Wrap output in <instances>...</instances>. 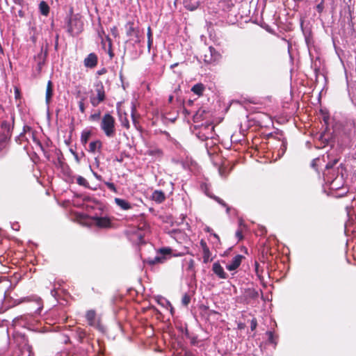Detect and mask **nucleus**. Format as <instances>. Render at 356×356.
I'll return each mask as SVG.
<instances>
[{"instance_id": "obj_41", "label": "nucleus", "mask_w": 356, "mask_h": 356, "mask_svg": "<svg viewBox=\"0 0 356 356\" xmlns=\"http://www.w3.org/2000/svg\"><path fill=\"white\" fill-rule=\"evenodd\" d=\"M100 115H101V113H100V111H98L95 113L90 115V116L89 117V119L92 121H97V120H99Z\"/></svg>"}, {"instance_id": "obj_29", "label": "nucleus", "mask_w": 356, "mask_h": 356, "mask_svg": "<svg viewBox=\"0 0 356 356\" xmlns=\"http://www.w3.org/2000/svg\"><path fill=\"white\" fill-rule=\"evenodd\" d=\"M248 297L252 299H257L259 296V292L254 289H248L246 290Z\"/></svg>"}, {"instance_id": "obj_58", "label": "nucleus", "mask_w": 356, "mask_h": 356, "mask_svg": "<svg viewBox=\"0 0 356 356\" xmlns=\"http://www.w3.org/2000/svg\"><path fill=\"white\" fill-rule=\"evenodd\" d=\"M13 2H14L15 4H17V5H20V6L22 4V3H23V1H24L23 0H13Z\"/></svg>"}, {"instance_id": "obj_15", "label": "nucleus", "mask_w": 356, "mask_h": 356, "mask_svg": "<svg viewBox=\"0 0 356 356\" xmlns=\"http://www.w3.org/2000/svg\"><path fill=\"white\" fill-rule=\"evenodd\" d=\"M53 95V83L51 81H49L47 86L45 102L47 105L49 104Z\"/></svg>"}, {"instance_id": "obj_56", "label": "nucleus", "mask_w": 356, "mask_h": 356, "mask_svg": "<svg viewBox=\"0 0 356 356\" xmlns=\"http://www.w3.org/2000/svg\"><path fill=\"white\" fill-rule=\"evenodd\" d=\"M152 42H153L152 38H149V39H148V41H147V48H148V50H149V51L150 50V48H151V46H152Z\"/></svg>"}, {"instance_id": "obj_8", "label": "nucleus", "mask_w": 356, "mask_h": 356, "mask_svg": "<svg viewBox=\"0 0 356 356\" xmlns=\"http://www.w3.org/2000/svg\"><path fill=\"white\" fill-rule=\"evenodd\" d=\"M95 224L101 228H107L111 227V220L107 217L95 216L92 218Z\"/></svg>"}, {"instance_id": "obj_62", "label": "nucleus", "mask_w": 356, "mask_h": 356, "mask_svg": "<svg viewBox=\"0 0 356 356\" xmlns=\"http://www.w3.org/2000/svg\"><path fill=\"white\" fill-rule=\"evenodd\" d=\"M179 63H175L174 64H172L170 65V69H174L175 67L178 66Z\"/></svg>"}, {"instance_id": "obj_49", "label": "nucleus", "mask_w": 356, "mask_h": 356, "mask_svg": "<svg viewBox=\"0 0 356 356\" xmlns=\"http://www.w3.org/2000/svg\"><path fill=\"white\" fill-rule=\"evenodd\" d=\"M38 308L35 310V313L39 314L42 309V304L40 299H39L38 300Z\"/></svg>"}, {"instance_id": "obj_24", "label": "nucleus", "mask_w": 356, "mask_h": 356, "mask_svg": "<svg viewBox=\"0 0 356 356\" xmlns=\"http://www.w3.org/2000/svg\"><path fill=\"white\" fill-rule=\"evenodd\" d=\"M39 10H40V13L44 16H47L49 13V6L44 1H42L40 3Z\"/></svg>"}, {"instance_id": "obj_32", "label": "nucleus", "mask_w": 356, "mask_h": 356, "mask_svg": "<svg viewBox=\"0 0 356 356\" xmlns=\"http://www.w3.org/2000/svg\"><path fill=\"white\" fill-rule=\"evenodd\" d=\"M202 253H203V263L207 264L212 260V259H211V253L209 250V248L203 250Z\"/></svg>"}, {"instance_id": "obj_33", "label": "nucleus", "mask_w": 356, "mask_h": 356, "mask_svg": "<svg viewBox=\"0 0 356 356\" xmlns=\"http://www.w3.org/2000/svg\"><path fill=\"white\" fill-rule=\"evenodd\" d=\"M120 120L121 122L122 126L126 127L127 129L129 128V122L128 119L126 117V114L123 117L122 115H120Z\"/></svg>"}, {"instance_id": "obj_48", "label": "nucleus", "mask_w": 356, "mask_h": 356, "mask_svg": "<svg viewBox=\"0 0 356 356\" xmlns=\"http://www.w3.org/2000/svg\"><path fill=\"white\" fill-rule=\"evenodd\" d=\"M90 170H91V172H92V175H94V177H95L97 180H99V181H102V177L100 175L97 174L96 172H95V171L92 169L91 166H90Z\"/></svg>"}, {"instance_id": "obj_23", "label": "nucleus", "mask_w": 356, "mask_h": 356, "mask_svg": "<svg viewBox=\"0 0 356 356\" xmlns=\"http://www.w3.org/2000/svg\"><path fill=\"white\" fill-rule=\"evenodd\" d=\"M338 160L334 159L332 163L330 162L326 164L325 165V170L324 172H328L330 176H332L333 175L332 171H334L336 173H338V170L333 168V166L337 163Z\"/></svg>"}, {"instance_id": "obj_36", "label": "nucleus", "mask_w": 356, "mask_h": 356, "mask_svg": "<svg viewBox=\"0 0 356 356\" xmlns=\"http://www.w3.org/2000/svg\"><path fill=\"white\" fill-rule=\"evenodd\" d=\"M204 113H205L204 110H199L194 115L195 121H197V120L204 119L203 115Z\"/></svg>"}, {"instance_id": "obj_11", "label": "nucleus", "mask_w": 356, "mask_h": 356, "mask_svg": "<svg viewBox=\"0 0 356 356\" xmlns=\"http://www.w3.org/2000/svg\"><path fill=\"white\" fill-rule=\"evenodd\" d=\"M213 272L220 279H227L228 275L218 262H215L212 266Z\"/></svg>"}, {"instance_id": "obj_63", "label": "nucleus", "mask_w": 356, "mask_h": 356, "mask_svg": "<svg viewBox=\"0 0 356 356\" xmlns=\"http://www.w3.org/2000/svg\"><path fill=\"white\" fill-rule=\"evenodd\" d=\"M258 268H259V264L257 262H255V270L257 274H258V270H259Z\"/></svg>"}, {"instance_id": "obj_52", "label": "nucleus", "mask_w": 356, "mask_h": 356, "mask_svg": "<svg viewBox=\"0 0 356 356\" xmlns=\"http://www.w3.org/2000/svg\"><path fill=\"white\" fill-rule=\"evenodd\" d=\"M191 343L193 346H197L198 340L196 337H192L191 339Z\"/></svg>"}, {"instance_id": "obj_38", "label": "nucleus", "mask_w": 356, "mask_h": 356, "mask_svg": "<svg viewBox=\"0 0 356 356\" xmlns=\"http://www.w3.org/2000/svg\"><path fill=\"white\" fill-rule=\"evenodd\" d=\"M104 184L107 186V188L110 191H113L114 193H117L118 192L117 188H116V187H115V184L113 183L108 182V181H104Z\"/></svg>"}, {"instance_id": "obj_53", "label": "nucleus", "mask_w": 356, "mask_h": 356, "mask_svg": "<svg viewBox=\"0 0 356 356\" xmlns=\"http://www.w3.org/2000/svg\"><path fill=\"white\" fill-rule=\"evenodd\" d=\"M15 96L16 99H18L20 97V91L19 89L17 88H15Z\"/></svg>"}, {"instance_id": "obj_2", "label": "nucleus", "mask_w": 356, "mask_h": 356, "mask_svg": "<svg viewBox=\"0 0 356 356\" xmlns=\"http://www.w3.org/2000/svg\"><path fill=\"white\" fill-rule=\"evenodd\" d=\"M100 128L107 137H113L115 134V120L108 113L104 115L100 122Z\"/></svg>"}, {"instance_id": "obj_60", "label": "nucleus", "mask_w": 356, "mask_h": 356, "mask_svg": "<svg viewBox=\"0 0 356 356\" xmlns=\"http://www.w3.org/2000/svg\"><path fill=\"white\" fill-rule=\"evenodd\" d=\"M18 15L20 17H24V13L22 10H19L18 11Z\"/></svg>"}, {"instance_id": "obj_51", "label": "nucleus", "mask_w": 356, "mask_h": 356, "mask_svg": "<svg viewBox=\"0 0 356 356\" xmlns=\"http://www.w3.org/2000/svg\"><path fill=\"white\" fill-rule=\"evenodd\" d=\"M200 245L202 248V251L207 249H209L207 243L204 240H201L200 241Z\"/></svg>"}, {"instance_id": "obj_37", "label": "nucleus", "mask_w": 356, "mask_h": 356, "mask_svg": "<svg viewBox=\"0 0 356 356\" xmlns=\"http://www.w3.org/2000/svg\"><path fill=\"white\" fill-rule=\"evenodd\" d=\"M28 318H29V316H21L19 317H17L16 318L14 319V322L15 323H22V321H25L24 323H26V321H28ZM25 324H22V325H24Z\"/></svg>"}, {"instance_id": "obj_14", "label": "nucleus", "mask_w": 356, "mask_h": 356, "mask_svg": "<svg viewBox=\"0 0 356 356\" xmlns=\"http://www.w3.org/2000/svg\"><path fill=\"white\" fill-rule=\"evenodd\" d=\"M95 90L97 92V96L99 100H104L106 95L104 91V86L102 81H98L95 84Z\"/></svg>"}, {"instance_id": "obj_55", "label": "nucleus", "mask_w": 356, "mask_h": 356, "mask_svg": "<svg viewBox=\"0 0 356 356\" xmlns=\"http://www.w3.org/2000/svg\"><path fill=\"white\" fill-rule=\"evenodd\" d=\"M194 267V261L193 259H191L188 263V268L189 270H192Z\"/></svg>"}, {"instance_id": "obj_50", "label": "nucleus", "mask_w": 356, "mask_h": 356, "mask_svg": "<svg viewBox=\"0 0 356 356\" xmlns=\"http://www.w3.org/2000/svg\"><path fill=\"white\" fill-rule=\"evenodd\" d=\"M286 149V143L285 142H282L281 147H280V150H282V154H284Z\"/></svg>"}, {"instance_id": "obj_9", "label": "nucleus", "mask_w": 356, "mask_h": 356, "mask_svg": "<svg viewBox=\"0 0 356 356\" xmlns=\"http://www.w3.org/2000/svg\"><path fill=\"white\" fill-rule=\"evenodd\" d=\"M243 258V257L241 254L236 255L230 261V263L227 265V269L229 271L237 269L240 266Z\"/></svg>"}, {"instance_id": "obj_64", "label": "nucleus", "mask_w": 356, "mask_h": 356, "mask_svg": "<svg viewBox=\"0 0 356 356\" xmlns=\"http://www.w3.org/2000/svg\"><path fill=\"white\" fill-rule=\"evenodd\" d=\"M104 72H105V70H99V71L97 72V74H98L99 75H101V74H102Z\"/></svg>"}, {"instance_id": "obj_6", "label": "nucleus", "mask_w": 356, "mask_h": 356, "mask_svg": "<svg viewBox=\"0 0 356 356\" xmlns=\"http://www.w3.org/2000/svg\"><path fill=\"white\" fill-rule=\"evenodd\" d=\"M172 252V250L170 248H162L159 250L158 253L160 255L156 256L154 259H148L146 260V262L149 265H154L158 263H163L165 259L166 256L170 255Z\"/></svg>"}, {"instance_id": "obj_7", "label": "nucleus", "mask_w": 356, "mask_h": 356, "mask_svg": "<svg viewBox=\"0 0 356 356\" xmlns=\"http://www.w3.org/2000/svg\"><path fill=\"white\" fill-rule=\"evenodd\" d=\"M29 134V136H31L33 137V139L34 141L40 144V142L36 140V138L34 136V134L32 131V129L31 127L25 125L23 127V132L21 133L18 136L16 137L15 140L17 143L21 144L22 142L24 140H26V135Z\"/></svg>"}, {"instance_id": "obj_19", "label": "nucleus", "mask_w": 356, "mask_h": 356, "mask_svg": "<svg viewBox=\"0 0 356 356\" xmlns=\"http://www.w3.org/2000/svg\"><path fill=\"white\" fill-rule=\"evenodd\" d=\"M127 35L128 36L138 37V31L136 30L134 26L133 22H128L127 24Z\"/></svg>"}, {"instance_id": "obj_22", "label": "nucleus", "mask_w": 356, "mask_h": 356, "mask_svg": "<svg viewBox=\"0 0 356 356\" xmlns=\"http://www.w3.org/2000/svg\"><path fill=\"white\" fill-rule=\"evenodd\" d=\"M92 135L90 130L84 129L81 132V142L83 145H86Z\"/></svg>"}, {"instance_id": "obj_25", "label": "nucleus", "mask_w": 356, "mask_h": 356, "mask_svg": "<svg viewBox=\"0 0 356 356\" xmlns=\"http://www.w3.org/2000/svg\"><path fill=\"white\" fill-rule=\"evenodd\" d=\"M184 6L187 10H194L198 7V2L194 1L191 2V0H184Z\"/></svg>"}, {"instance_id": "obj_26", "label": "nucleus", "mask_w": 356, "mask_h": 356, "mask_svg": "<svg viewBox=\"0 0 356 356\" xmlns=\"http://www.w3.org/2000/svg\"><path fill=\"white\" fill-rule=\"evenodd\" d=\"M209 53L212 55V59L213 63L218 61L220 58V54L213 47L208 48Z\"/></svg>"}, {"instance_id": "obj_45", "label": "nucleus", "mask_w": 356, "mask_h": 356, "mask_svg": "<svg viewBox=\"0 0 356 356\" xmlns=\"http://www.w3.org/2000/svg\"><path fill=\"white\" fill-rule=\"evenodd\" d=\"M107 40H108V53L110 56L111 58H112L113 56V53L112 51V49H111V39L109 38H107Z\"/></svg>"}, {"instance_id": "obj_54", "label": "nucleus", "mask_w": 356, "mask_h": 356, "mask_svg": "<svg viewBox=\"0 0 356 356\" xmlns=\"http://www.w3.org/2000/svg\"><path fill=\"white\" fill-rule=\"evenodd\" d=\"M236 236L238 238V240L242 239L243 235L241 231L237 230L236 232Z\"/></svg>"}, {"instance_id": "obj_28", "label": "nucleus", "mask_w": 356, "mask_h": 356, "mask_svg": "<svg viewBox=\"0 0 356 356\" xmlns=\"http://www.w3.org/2000/svg\"><path fill=\"white\" fill-rule=\"evenodd\" d=\"M210 197L212 199H213L214 200H216L218 204H220L222 207H225L226 208V213L227 214L229 213L230 207L227 206V204L224 202V200H222V199H220V197H217L216 195H211Z\"/></svg>"}, {"instance_id": "obj_46", "label": "nucleus", "mask_w": 356, "mask_h": 356, "mask_svg": "<svg viewBox=\"0 0 356 356\" xmlns=\"http://www.w3.org/2000/svg\"><path fill=\"white\" fill-rule=\"evenodd\" d=\"M37 70L40 72L43 65H44L45 60H37Z\"/></svg>"}, {"instance_id": "obj_44", "label": "nucleus", "mask_w": 356, "mask_h": 356, "mask_svg": "<svg viewBox=\"0 0 356 356\" xmlns=\"http://www.w3.org/2000/svg\"><path fill=\"white\" fill-rule=\"evenodd\" d=\"M135 112H136V106H135V105L134 104H132V106H131V118H132L133 122L134 124H136V117H135Z\"/></svg>"}, {"instance_id": "obj_40", "label": "nucleus", "mask_w": 356, "mask_h": 356, "mask_svg": "<svg viewBox=\"0 0 356 356\" xmlns=\"http://www.w3.org/2000/svg\"><path fill=\"white\" fill-rule=\"evenodd\" d=\"M324 1H320L316 6V10L318 13H322L324 10Z\"/></svg>"}, {"instance_id": "obj_1", "label": "nucleus", "mask_w": 356, "mask_h": 356, "mask_svg": "<svg viewBox=\"0 0 356 356\" xmlns=\"http://www.w3.org/2000/svg\"><path fill=\"white\" fill-rule=\"evenodd\" d=\"M15 123V117L13 115L6 116L0 120V136L1 142L8 141L12 136Z\"/></svg>"}, {"instance_id": "obj_43", "label": "nucleus", "mask_w": 356, "mask_h": 356, "mask_svg": "<svg viewBox=\"0 0 356 356\" xmlns=\"http://www.w3.org/2000/svg\"><path fill=\"white\" fill-rule=\"evenodd\" d=\"M257 326V321L256 318H252L250 322V329L252 331H254Z\"/></svg>"}, {"instance_id": "obj_10", "label": "nucleus", "mask_w": 356, "mask_h": 356, "mask_svg": "<svg viewBox=\"0 0 356 356\" xmlns=\"http://www.w3.org/2000/svg\"><path fill=\"white\" fill-rule=\"evenodd\" d=\"M84 65L88 68H94L97 65V56L95 53H90L84 59Z\"/></svg>"}, {"instance_id": "obj_42", "label": "nucleus", "mask_w": 356, "mask_h": 356, "mask_svg": "<svg viewBox=\"0 0 356 356\" xmlns=\"http://www.w3.org/2000/svg\"><path fill=\"white\" fill-rule=\"evenodd\" d=\"M204 230H205L206 232L210 233L211 235H213V237L216 238L218 241L220 240L219 236L216 234L212 232L213 229L211 227H207L204 229Z\"/></svg>"}, {"instance_id": "obj_39", "label": "nucleus", "mask_w": 356, "mask_h": 356, "mask_svg": "<svg viewBox=\"0 0 356 356\" xmlns=\"http://www.w3.org/2000/svg\"><path fill=\"white\" fill-rule=\"evenodd\" d=\"M204 60L207 63H213V59H212V55H211L209 53V51L204 55Z\"/></svg>"}, {"instance_id": "obj_20", "label": "nucleus", "mask_w": 356, "mask_h": 356, "mask_svg": "<svg viewBox=\"0 0 356 356\" xmlns=\"http://www.w3.org/2000/svg\"><path fill=\"white\" fill-rule=\"evenodd\" d=\"M204 89H205L204 86L202 83H197V84L194 85L192 87L191 91L194 94H195V95H197L198 96H201V95H202Z\"/></svg>"}, {"instance_id": "obj_30", "label": "nucleus", "mask_w": 356, "mask_h": 356, "mask_svg": "<svg viewBox=\"0 0 356 356\" xmlns=\"http://www.w3.org/2000/svg\"><path fill=\"white\" fill-rule=\"evenodd\" d=\"M147 154L155 157H161L163 155V152L159 148H153L147 151Z\"/></svg>"}, {"instance_id": "obj_57", "label": "nucleus", "mask_w": 356, "mask_h": 356, "mask_svg": "<svg viewBox=\"0 0 356 356\" xmlns=\"http://www.w3.org/2000/svg\"><path fill=\"white\" fill-rule=\"evenodd\" d=\"M149 38H152V32H151V29H150V27H148V31H147V39H149Z\"/></svg>"}, {"instance_id": "obj_61", "label": "nucleus", "mask_w": 356, "mask_h": 356, "mask_svg": "<svg viewBox=\"0 0 356 356\" xmlns=\"http://www.w3.org/2000/svg\"><path fill=\"white\" fill-rule=\"evenodd\" d=\"M56 294H57V292H56V289H52V290L51 291V295L52 296L56 297Z\"/></svg>"}, {"instance_id": "obj_3", "label": "nucleus", "mask_w": 356, "mask_h": 356, "mask_svg": "<svg viewBox=\"0 0 356 356\" xmlns=\"http://www.w3.org/2000/svg\"><path fill=\"white\" fill-rule=\"evenodd\" d=\"M66 27L70 35L74 36L82 31L83 22L77 16H70L66 18Z\"/></svg>"}, {"instance_id": "obj_21", "label": "nucleus", "mask_w": 356, "mask_h": 356, "mask_svg": "<svg viewBox=\"0 0 356 356\" xmlns=\"http://www.w3.org/2000/svg\"><path fill=\"white\" fill-rule=\"evenodd\" d=\"M76 180V183L79 186H83V187L87 188L92 189L93 191L97 189L96 187H95V188L90 187L89 186V184H88V181L83 177H82V176H80V175L77 176Z\"/></svg>"}, {"instance_id": "obj_13", "label": "nucleus", "mask_w": 356, "mask_h": 356, "mask_svg": "<svg viewBox=\"0 0 356 356\" xmlns=\"http://www.w3.org/2000/svg\"><path fill=\"white\" fill-rule=\"evenodd\" d=\"M86 318L90 326L98 325V322L96 318V312L93 309L88 310L86 314Z\"/></svg>"}, {"instance_id": "obj_35", "label": "nucleus", "mask_w": 356, "mask_h": 356, "mask_svg": "<svg viewBox=\"0 0 356 356\" xmlns=\"http://www.w3.org/2000/svg\"><path fill=\"white\" fill-rule=\"evenodd\" d=\"M90 101L91 104L96 107L101 102H104V100H99L97 97L91 96L90 98Z\"/></svg>"}, {"instance_id": "obj_27", "label": "nucleus", "mask_w": 356, "mask_h": 356, "mask_svg": "<svg viewBox=\"0 0 356 356\" xmlns=\"http://www.w3.org/2000/svg\"><path fill=\"white\" fill-rule=\"evenodd\" d=\"M266 334L268 336V342L270 344H273L274 348L277 345V339L272 331H267Z\"/></svg>"}, {"instance_id": "obj_5", "label": "nucleus", "mask_w": 356, "mask_h": 356, "mask_svg": "<svg viewBox=\"0 0 356 356\" xmlns=\"http://www.w3.org/2000/svg\"><path fill=\"white\" fill-rule=\"evenodd\" d=\"M214 127L211 124L202 126L196 134V136L202 141L211 139L213 136Z\"/></svg>"}, {"instance_id": "obj_16", "label": "nucleus", "mask_w": 356, "mask_h": 356, "mask_svg": "<svg viewBox=\"0 0 356 356\" xmlns=\"http://www.w3.org/2000/svg\"><path fill=\"white\" fill-rule=\"evenodd\" d=\"M152 198L154 202L161 203L165 200V195L161 191H155L152 193Z\"/></svg>"}, {"instance_id": "obj_4", "label": "nucleus", "mask_w": 356, "mask_h": 356, "mask_svg": "<svg viewBox=\"0 0 356 356\" xmlns=\"http://www.w3.org/2000/svg\"><path fill=\"white\" fill-rule=\"evenodd\" d=\"M333 175H329L328 172H323V178L326 184H329L330 188L332 190H337L340 188L342 184V176L339 177V174L332 171Z\"/></svg>"}, {"instance_id": "obj_18", "label": "nucleus", "mask_w": 356, "mask_h": 356, "mask_svg": "<svg viewBox=\"0 0 356 356\" xmlns=\"http://www.w3.org/2000/svg\"><path fill=\"white\" fill-rule=\"evenodd\" d=\"M102 142L99 140L95 141H92L89 144L88 151L91 153H95L97 151H99L102 148Z\"/></svg>"}, {"instance_id": "obj_34", "label": "nucleus", "mask_w": 356, "mask_h": 356, "mask_svg": "<svg viewBox=\"0 0 356 356\" xmlns=\"http://www.w3.org/2000/svg\"><path fill=\"white\" fill-rule=\"evenodd\" d=\"M191 302V296L185 293L181 298V303L184 306L187 307Z\"/></svg>"}, {"instance_id": "obj_59", "label": "nucleus", "mask_w": 356, "mask_h": 356, "mask_svg": "<svg viewBox=\"0 0 356 356\" xmlns=\"http://www.w3.org/2000/svg\"><path fill=\"white\" fill-rule=\"evenodd\" d=\"M161 301H162V302H161V304L164 305V303H165L166 305H170V302H169V301H168L166 299L163 298V299L161 300Z\"/></svg>"}, {"instance_id": "obj_17", "label": "nucleus", "mask_w": 356, "mask_h": 356, "mask_svg": "<svg viewBox=\"0 0 356 356\" xmlns=\"http://www.w3.org/2000/svg\"><path fill=\"white\" fill-rule=\"evenodd\" d=\"M115 202L123 210H129L131 208V204L125 200L116 197L115 198Z\"/></svg>"}, {"instance_id": "obj_47", "label": "nucleus", "mask_w": 356, "mask_h": 356, "mask_svg": "<svg viewBox=\"0 0 356 356\" xmlns=\"http://www.w3.org/2000/svg\"><path fill=\"white\" fill-rule=\"evenodd\" d=\"M79 108L82 113H85V105L83 99L79 102Z\"/></svg>"}, {"instance_id": "obj_12", "label": "nucleus", "mask_w": 356, "mask_h": 356, "mask_svg": "<svg viewBox=\"0 0 356 356\" xmlns=\"http://www.w3.org/2000/svg\"><path fill=\"white\" fill-rule=\"evenodd\" d=\"M24 345L22 348V353L24 356H34L32 346L29 343L28 339L23 337Z\"/></svg>"}, {"instance_id": "obj_31", "label": "nucleus", "mask_w": 356, "mask_h": 356, "mask_svg": "<svg viewBox=\"0 0 356 356\" xmlns=\"http://www.w3.org/2000/svg\"><path fill=\"white\" fill-rule=\"evenodd\" d=\"M47 56V50L44 51L42 47L40 51L35 56L34 59L35 61L37 60H45Z\"/></svg>"}]
</instances>
